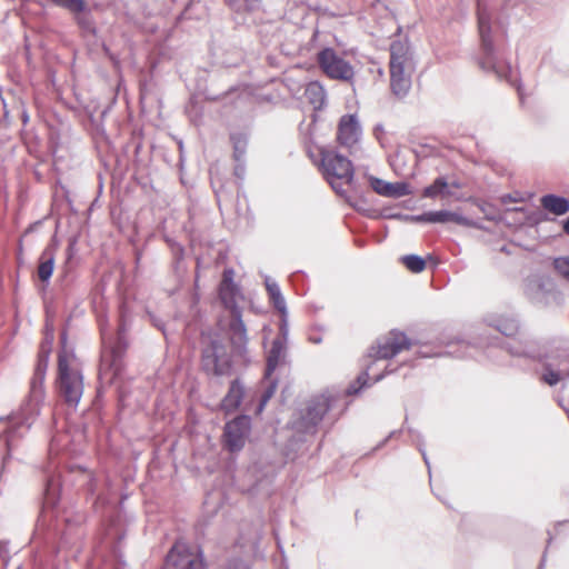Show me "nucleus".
<instances>
[{"instance_id": "f257e3e1", "label": "nucleus", "mask_w": 569, "mask_h": 569, "mask_svg": "<svg viewBox=\"0 0 569 569\" xmlns=\"http://www.w3.org/2000/svg\"><path fill=\"white\" fill-rule=\"evenodd\" d=\"M417 61L408 39L393 40L390 44V90L399 99L408 96Z\"/></svg>"}, {"instance_id": "f03ea898", "label": "nucleus", "mask_w": 569, "mask_h": 569, "mask_svg": "<svg viewBox=\"0 0 569 569\" xmlns=\"http://www.w3.org/2000/svg\"><path fill=\"white\" fill-rule=\"evenodd\" d=\"M43 400L44 399H33L31 395H28L19 410L13 415L12 426L0 435V450H4V453L1 455V472H4L11 460L16 441L22 438L24 432L30 429L39 417Z\"/></svg>"}, {"instance_id": "7ed1b4c3", "label": "nucleus", "mask_w": 569, "mask_h": 569, "mask_svg": "<svg viewBox=\"0 0 569 569\" xmlns=\"http://www.w3.org/2000/svg\"><path fill=\"white\" fill-rule=\"evenodd\" d=\"M478 29L481 52L478 60L479 67L486 72L493 73L498 79H508L511 67L499 58L491 37L490 17L480 8L478 9Z\"/></svg>"}, {"instance_id": "20e7f679", "label": "nucleus", "mask_w": 569, "mask_h": 569, "mask_svg": "<svg viewBox=\"0 0 569 569\" xmlns=\"http://www.w3.org/2000/svg\"><path fill=\"white\" fill-rule=\"evenodd\" d=\"M72 353L64 348L58 356V392L69 406H77L83 393V377L79 369L71 367Z\"/></svg>"}, {"instance_id": "39448f33", "label": "nucleus", "mask_w": 569, "mask_h": 569, "mask_svg": "<svg viewBox=\"0 0 569 569\" xmlns=\"http://www.w3.org/2000/svg\"><path fill=\"white\" fill-rule=\"evenodd\" d=\"M319 153L320 167L326 180L335 191L339 192L341 183L337 181L350 183L353 179L355 171L351 161L333 148L323 147Z\"/></svg>"}, {"instance_id": "423d86ee", "label": "nucleus", "mask_w": 569, "mask_h": 569, "mask_svg": "<svg viewBox=\"0 0 569 569\" xmlns=\"http://www.w3.org/2000/svg\"><path fill=\"white\" fill-rule=\"evenodd\" d=\"M233 353L229 352L228 346L219 337L210 339L209 343L201 351V367L207 375L217 377L231 376Z\"/></svg>"}, {"instance_id": "0eeeda50", "label": "nucleus", "mask_w": 569, "mask_h": 569, "mask_svg": "<svg viewBox=\"0 0 569 569\" xmlns=\"http://www.w3.org/2000/svg\"><path fill=\"white\" fill-rule=\"evenodd\" d=\"M103 341V352L101 356L100 372L101 375L107 371L112 372L111 380L119 378L123 370V357L128 347L124 337V326L119 327L118 337L114 341H107V333L101 330Z\"/></svg>"}, {"instance_id": "6e6552de", "label": "nucleus", "mask_w": 569, "mask_h": 569, "mask_svg": "<svg viewBox=\"0 0 569 569\" xmlns=\"http://www.w3.org/2000/svg\"><path fill=\"white\" fill-rule=\"evenodd\" d=\"M317 62L322 72L330 79L351 82L355 77L353 67L332 48H323L317 53Z\"/></svg>"}, {"instance_id": "1a4fd4ad", "label": "nucleus", "mask_w": 569, "mask_h": 569, "mask_svg": "<svg viewBox=\"0 0 569 569\" xmlns=\"http://www.w3.org/2000/svg\"><path fill=\"white\" fill-rule=\"evenodd\" d=\"M331 408V398L327 395L313 397L307 405L295 427L298 431L310 433L321 422Z\"/></svg>"}, {"instance_id": "9d476101", "label": "nucleus", "mask_w": 569, "mask_h": 569, "mask_svg": "<svg viewBox=\"0 0 569 569\" xmlns=\"http://www.w3.org/2000/svg\"><path fill=\"white\" fill-rule=\"evenodd\" d=\"M411 341L400 331H391L387 337L377 341V346L371 348L370 357L377 359H391L402 350H408Z\"/></svg>"}, {"instance_id": "9b49d317", "label": "nucleus", "mask_w": 569, "mask_h": 569, "mask_svg": "<svg viewBox=\"0 0 569 569\" xmlns=\"http://www.w3.org/2000/svg\"><path fill=\"white\" fill-rule=\"evenodd\" d=\"M251 428V420L248 416H239L233 420L226 423L224 427V442L226 447L231 452L240 451L249 436Z\"/></svg>"}, {"instance_id": "f8f14e48", "label": "nucleus", "mask_w": 569, "mask_h": 569, "mask_svg": "<svg viewBox=\"0 0 569 569\" xmlns=\"http://www.w3.org/2000/svg\"><path fill=\"white\" fill-rule=\"evenodd\" d=\"M173 569H206L200 555L192 552L184 542L177 541L166 557Z\"/></svg>"}, {"instance_id": "ddd939ff", "label": "nucleus", "mask_w": 569, "mask_h": 569, "mask_svg": "<svg viewBox=\"0 0 569 569\" xmlns=\"http://www.w3.org/2000/svg\"><path fill=\"white\" fill-rule=\"evenodd\" d=\"M234 271L233 269H224L222 273V280L219 286V297L223 306L231 311V316L236 315V311H241L238 306V300L242 299L239 287L233 281Z\"/></svg>"}, {"instance_id": "4468645a", "label": "nucleus", "mask_w": 569, "mask_h": 569, "mask_svg": "<svg viewBox=\"0 0 569 569\" xmlns=\"http://www.w3.org/2000/svg\"><path fill=\"white\" fill-rule=\"evenodd\" d=\"M230 345L236 357L243 358L247 355L248 336L247 328L242 320L241 311H236L229 323Z\"/></svg>"}, {"instance_id": "2eb2a0df", "label": "nucleus", "mask_w": 569, "mask_h": 569, "mask_svg": "<svg viewBox=\"0 0 569 569\" xmlns=\"http://www.w3.org/2000/svg\"><path fill=\"white\" fill-rule=\"evenodd\" d=\"M408 220L415 222H426V223H448L455 222L459 226H471V221L457 213L449 210H439V211H428L417 216H408Z\"/></svg>"}, {"instance_id": "dca6fc26", "label": "nucleus", "mask_w": 569, "mask_h": 569, "mask_svg": "<svg viewBox=\"0 0 569 569\" xmlns=\"http://www.w3.org/2000/svg\"><path fill=\"white\" fill-rule=\"evenodd\" d=\"M361 136V128L355 114L341 117L337 139L341 146L352 148Z\"/></svg>"}, {"instance_id": "f3484780", "label": "nucleus", "mask_w": 569, "mask_h": 569, "mask_svg": "<svg viewBox=\"0 0 569 569\" xmlns=\"http://www.w3.org/2000/svg\"><path fill=\"white\" fill-rule=\"evenodd\" d=\"M370 186L375 192L388 198H401L411 194L407 182H388L380 178L370 177Z\"/></svg>"}, {"instance_id": "a211bd4d", "label": "nucleus", "mask_w": 569, "mask_h": 569, "mask_svg": "<svg viewBox=\"0 0 569 569\" xmlns=\"http://www.w3.org/2000/svg\"><path fill=\"white\" fill-rule=\"evenodd\" d=\"M287 343L282 338H274L267 356V366L264 379H270L273 371L281 365L286 363Z\"/></svg>"}, {"instance_id": "6ab92c4d", "label": "nucleus", "mask_w": 569, "mask_h": 569, "mask_svg": "<svg viewBox=\"0 0 569 569\" xmlns=\"http://www.w3.org/2000/svg\"><path fill=\"white\" fill-rule=\"evenodd\" d=\"M529 296L533 302L547 306L556 301L560 293L551 281H535Z\"/></svg>"}, {"instance_id": "aec40b11", "label": "nucleus", "mask_w": 569, "mask_h": 569, "mask_svg": "<svg viewBox=\"0 0 569 569\" xmlns=\"http://www.w3.org/2000/svg\"><path fill=\"white\" fill-rule=\"evenodd\" d=\"M500 347L505 349L511 357L538 360L539 352L531 340L522 339L515 342H505Z\"/></svg>"}, {"instance_id": "412c9836", "label": "nucleus", "mask_w": 569, "mask_h": 569, "mask_svg": "<svg viewBox=\"0 0 569 569\" xmlns=\"http://www.w3.org/2000/svg\"><path fill=\"white\" fill-rule=\"evenodd\" d=\"M231 11L242 22L247 21V18L254 14L262 9L261 0H224Z\"/></svg>"}, {"instance_id": "4be33fe9", "label": "nucleus", "mask_w": 569, "mask_h": 569, "mask_svg": "<svg viewBox=\"0 0 569 569\" xmlns=\"http://www.w3.org/2000/svg\"><path fill=\"white\" fill-rule=\"evenodd\" d=\"M244 387L239 379L231 381L227 395L221 401V408L226 412H232L239 408L244 397Z\"/></svg>"}, {"instance_id": "5701e85b", "label": "nucleus", "mask_w": 569, "mask_h": 569, "mask_svg": "<svg viewBox=\"0 0 569 569\" xmlns=\"http://www.w3.org/2000/svg\"><path fill=\"white\" fill-rule=\"evenodd\" d=\"M489 327L506 337H513L519 331V321L513 317L490 316L486 319Z\"/></svg>"}, {"instance_id": "b1692460", "label": "nucleus", "mask_w": 569, "mask_h": 569, "mask_svg": "<svg viewBox=\"0 0 569 569\" xmlns=\"http://www.w3.org/2000/svg\"><path fill=\"white\" fill-rule=\"evenodd\" d=\"M56 247L50 244L46 247L39 258L38 277L42 282L49 281L54 269Z\"/></svg>"}, {"instance_id": "393cba45", "label": "nucleus", "mask_w": 569, "mask_h": 569, "mask_svg": "<svg viewBox=\"0 0 569 569\" xmlns=\"http://www.w3.org/2000/svg\"><path fill=\"white\" fill-rule=\"evenodd\" d=\"M540 201L543 209L556 216H562L569 211V199L565 197L549 193L545 194Z\"/></svg>"}, {"instance_id": "a878e982", "label": "nucleus", "mask_w": 569, "mask_h": 569, "mask_svg": "<svg viewBox=\"0 0 569 569\" xmlns=\"http://www.w3.org/2000/svg\"><path fill=\"white\" fill-rule=\"evenodd\" d=\"M305 96L315 110H320L326 104V90L319 81L309 82L305 89Z\"/></svg>"}, {"instance_id": "bb28decb", "label": "nucleus", "mask_w": 569, "mask_h": 569, "mask_svg": "<svg viewBox=\"0 0 569 569\" xmlns=\"http://www.w3.org/2000/svg\"><path fill=\"white\" fill-rule=\"evenodd\" d=\"M422 196L425 198L435 199L438 197L449 198L452 196V193L449 189V182L446 180V178L438 177L430 186L423 189Z\"/></svg>"}, {"instance_id": "cd10ccee", "label": "nucleus", "mask_w": 569, "mask_h": 569, "mask_svg": "<svg viewBox=\"0 0 569 569\" xmlns=\"http://www.w3.org/2000/svg\"><path fill=\"white\" fill-rule=\"evenodd\" d=\"M266 289L273 307L281 313V316H287V305L279 284L274 280L267 277Z\"/></svg>"}, {"instance_id": "c85d7f7f", "label": "nucleus", "mask_w": 569, "mask_h": 569, "mask_svg": "<svg viewBox=\"0 0 569 569\" xmlns=\"http://www.w3.org/2000/svg\"><path fill=\"white\" fill-rule=\"evenodd\" d=\"M569 379V371L558 372L556 366L551 362L543 365L541 380L550 387L557 386L560 381Z\"/></svg>"}, {"instance_id": "c756f323", "label": "nucleus", "mask_w": 569, "mask_h": 569, "mask_svg": "<svg viewBox=\"0 0 569 569\" xmlns=\"http://www.w3.org/2000/svg\"><path fill=\"white\" fill-rule=\"evenodd\" d=\"M44 379L46 372L34 370L29 390V395H31L33 399H44Z\"/></svg>"}, {"instance_id": "7c9ffc66", "label": "nucleus", "mask_w": 569, "mask_h": 569, "mask_svg": "<svg viewBox=\"0 0 569 569\" xmlns=\"http://www.w3.org/2000/svg\"><path fill=\"white\" fill-rule=\"evenodd\" d=\"M230 140L232 142L233 147V159L236 162H239L243 160L247 146H248V139L246 134L243 133H231Z\"/></svg>"}, {"instance_id": "2f4dec72", "label": "nucleus", "mask_w": 569, "mask_h": 569, "mask_svg": "<svg viewBox=\"0 0 569 569\" xmlns=\"http://www.w3.org/2000/svg\"><path fill=\"white\" fill-rule=\"evenodd\" d=\"M56 7L62 8L73 14L81 13L86 10V0H49Z\"/></svg>"}, {"instance_id": "473e14b6", "label": "nucleus", "mask_w": 569, "mask_h": 569, "mask_svg": "<svg viewBox=\"0 0 569 569\" xmlns=\"http://www.w3.org/2000/svg\"><path fill=\"white\" fill-rule=\"evenodd\" d=\"M400 261L406 266L408 270L415 273H419L425 270L426 261L418 254H406L400 258Z\"/></svg>"}, {"instance_id": "72a5a7b5", "label": "nucleus", "mask_w": 569, "mask_h": 569, "mask_svg": "<svg viewBox=\"0 0 569 569\" xmlns=\"http://www.w3.org/2000/svg\"><path fill=\"white\" fill-rule=\"evenodd\" d=\"M269 385L264 389L263 393L261 395L260 403L258 407V411L261 412L267 405V402L271 399V397L274 395L278 381L276 379H268Z\"/></svg>"}, {"instance_id": "f704fd0d", "label": "nucleus", "mask_w": 569, "mask_h": 569, "mask_svg": "<svg viewBox=\"0 0 569 569\" xmlns=\"http://www.w3.org/2000/svg\"><path fill=\"white\" fill-rule=\"evenodd\" d=\"M555 270L569 282V256L559 257L553 260Z\"/></svg>"}, {"instance_id": "c9c22d12", "label": "nucleus", "mask_w": 569, "mask_h": 569, "mask_svg": "<svg viewBox=\"0 0 569 569\" xmlns=\"http://www.w3.org/2000/svg\"><path fill=\"white\" fill-rule=\"evenodd\" d=\"M49 353H50V349L46 345H42L41 349L39 351V355H38V360H37L34 370L47 373L48 362H49Z\"/></svg>"}, {"instance_id": "e433bc0d", "label": "nucleus", "mask_w": 569, "mask_h": 569, "mask_svg": "<svg viewBox=\"0 0 569 569\" xmlns=\"http://www.w3.org/2000/svg\"><path fill=\"white\" fill-rule=\"evenodd\" d=\"M458 347H459V350H448L446 352V355H449V356H455L457 358H465L467 357L469 353H468V350L471 348L469 343L462 341V340H459L457 342Z\"/></svg>"}, {"instance_id": "4c0bfd02", "label": "nucleus", "mask_w": 569, "mask_h": 569, "mask_svg": "<svg viewBox=\"0 0 569 569\" xmlns=\"http://www.w3.org/2000/svg\"><path fill=\"white\" fill-rule=\"evenodd\" d=\"M368 378H369V375H368V372H367V371L361 372V373L358 376V378H357V382L359 383V387H358V388H356L353 385H351V386L348 388L347 392H348L349 395H352V393H357V392H359V390H360V389H362L363 387H366V386H367V383H368Z\"/></svg>"}, {"instance_id": "58836bf2", "label": "nucleus", "mask_w": 569, "mask_h": 569, "mask_svg": "<svg viewBox=\"0 0 569 569\" xmlns=\"http://www.w3.org/2000/svg\"><path fill=\"white\" fill-rule=\"evenodd\" d=\"M412 440L417 442V448L421 452L423 461L427 465L428 470L430 471L429 460H428V457H427V453H426V450L423 447L421 435L418 432H412Z\"/></svg>"}, {"instance_id": "ea45409f", "label": "nucleus", "mask_w": 569, "mask_h": 569, "mask_svg": "<svg viewBox=\"0 0 569 569\" xmlns=\"http://www.w3.org/2000/svg\"><path fill=\"white\" fill-rule=\"evenodd\" d=\"M226 569H250V567L241 559H232L228 561Z\"/></svg>"}, {"instance_id": "a19ab883", "label": "nucleus", "mask_w": 569, "mask_h": 569, "mask_svg": "<svg viewBox=\"0 0 569 569\" xmlns=\"http://www.w3.org/2000/svg\"><path fill=\"white\" fill-rule=\"evenodd\" d=\"M288 332H289V330H288V323L286 320V316H282L281 323L279 326V335L276 338H282L284 340V342L287 343Z\"/></svg>"}, {"instance_id": "79ce46f5", "label": "nucleus", "mask_w": 569, "mask_h": 569, "mask_svg": "<svg viewBox=\"0 0 569 569\" xmlns=\"http://www.w3.org/2000/svg\"><path fill=\"white\" fill-rule=\"evenodd\" d=\"M57 486H58V483L56 482V480L53 478L48 480L47 487H46V496H47L48 501L52 500Z\"/></svg>"}, {"instance_id": "37998d69", "label": "nucleus", "mask_w": 569, "mask_h": 569, "mask_svg": "<svg viewBox=\"0 0 569 569\" xmlns=\"http://www.w3.org/2000/svg\"><path fill=\"white\" fill-rule=\"evenodd\" d=\"M244 173H246V167H244V161L241 160L239 162H236V166H234V176L239 179H243L244 177Z\"/></svg>"}, {"instance_id": "c03bdc74", "label": "nucleus", "mask_w": 569, "mask_h": 569, "mask_svg": "<svg viewBox=\"0 0 569 569\" xmlns=\"http://www.w3.org/2000/svg\"><path fill=\"white\" fill-rule=\"evenodd\" d=\"M558 372L569 371V358H562L556 367Z\"/></svg>"}, {"instance_id": "a18cd8bd", "label": "nucleus", "mask_w": 569, "mask_h": 569, "mask_svg": "<svg viewBox=\"0 0 569 569\" xmlns=\"http://www.w3.org/2000/svg\"><path fill=\"white\" fill-rule=\"evenodd\" d=\"M353 208L357 210V211H361V212H365L367 209H366V201L363 199H357L353 203H352Z\"/></svg>"}, {"instance_id": "49530a36", "label": "nucleus", "mask_w": 569, "mask_h": 569, "mask_svg": "<svg viewBox=\"0 0 569 569\" xmlns=\"http://www.w3.org/2000/svg\"><path fill=\"white\" fill-rule=\"evenodd\" d=\"M9 553V549H8V542H0V556L1 558H6Z\"/></svg>"}, {"instance_id": "de8ad7c7", "label": "nucleus", "mask_w": 569, "mask_h": 569, "mask_svg": "<svg viewBox=\"0 0 569 569\" xmlns=\"http://www.w3.org/2000/svg\"><path fill=\"white\" fill-rule=\"evenodd\" d=\"M21 120H22L23 124H27L29 121V114L22 103H21Z\"/></svg>"}, {"instance_id": "09e8293b", "label": "nucleus", "mask_w": 569, "mask_h": 569, "mask_svg": "<svg viewBox=\"0 0 569 569\" xmlns=\"http://www.w3.org/2000/svg\"><path fill=\"white\" fill-rule=\"evenodd\" d=\"M562 229H563L565 233L569 236V217L563 222Z\"/></svg>"}, {"instance_id": "8fccbe9b", "label": "nucleus", "mask_w": 569, "mask_h": 569, "mask_svg": "<svg viewBox=\"0 0 569 569\" xmlns=\"http://www.w3.org/2000/svg\"><path fill=\"white\" fill-rule=\"evenodd\" d=\"M152 323H153L157 328H159V329L163 330V325H162V322H161V321H159V320H157V319L152 318Z\"/></svg>"}, {"instance_id": "3c124183", "label": "nucleus", "mask_w": 569, "mask_h": 569, "mask_svg": "<svg viewBox=\"0 0 569 569\" xmlns=\"http://www.w3.org/2000/svg\"><path fill=\"white\" fill-rule=\"evenodd\" d=\"M309 340L312 342V343H320L322 341L321 337L317 336V337H310Z\"/></svg>"}, {"instance_id": "603ef678", "label": "nucleus", "mask_w": 569, "mask_h": 569, "mask_svg": "<svg viewBox=\"0 0 569 569\" xmlns=\"http://www.w3.org/2000/svg\"><path fill=\"white\" fill-rule=\"evenodd\" d=\"M452 187V188H456V189H460L461 188V183L459 181H452L449 183V188Z\"/></svg>"}, {"instance_id": "864d4df0", "label": "nucleus", "mask_w": 569, "mask_h": 569, "mask_svg": "<svg viewBox=\"0 0 569 569\" xmlns=\"http://www.w3.org/2000/svg\"><path fill=\"white\" fill-rule=\"evenodd\" d=\"M507 201H515V199L510 194H508V196L503 197V202H507Z\"/></svg>"}, {"instance_id": "5fc2aeb1", "label": "nucleus", "mask_w": 569, "mask_h": 569, "mask_svg": "<svg viewBox=\"0 0 569 569\" xmlns=\"http://www.w3.org/2000/svg\"><path fill=\"white\" fill-rule=\"evenodd\" d=\"M3 117H4V120L7 121L8 118H9V111L4 108V113H3Z\"/></svg>"}, {"instance_id": "6e6d98bb", "label": "nucleus", "mask_w": 569, "mask_h": 569, "mask_svg": "<svg viewBox=\"0 0 569 569\" xmlns=\"http://www.w3.org/2000/svg\"><path fill=\"white\" fill-rule=\"evenodd\" d=\"M66 340H67V335H66V332H63V333L61 335V341L64 343V342H66Z\"/></svg>"}, {"instance_id": "4d7b16f0", "label": "nucleus", "mask_w": 569, "mask_h": 569, "mask_svg": "<svg viewBox=\"0 0 569 569\" xmlns=\"http://www.w3.org/2000/svg\"><path fill=\"white\" fill-rule=\"evenodd\" d=\"M383 378V375H378L375 379V382H378L380 381L381 379Z\"/></svg>"}, {"instance_id": "13d9d810", "label": "nucleus", "mask_w": 569, "mask_h": 569, "mask_svg": "<svg viewBox=\"0 0 569 569\" xmlns=\"http://www.w3.org/2000/svg\"><path fill=\"white\" fill-rule=\"evenodd\" d=\"M392 371H393V369H389V368L387 367V372H388V373H389V372H392Z\"/></svg>"}]
</instances>
